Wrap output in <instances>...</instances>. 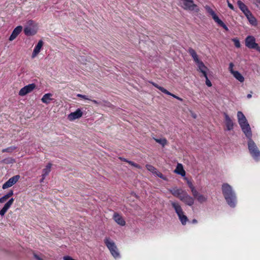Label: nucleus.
I'll return each instance as SVG.
<instances>
[{"mask_svg": "<svg viewBox=\"0 0 260 260\" xmlns=\"http://www.w3.org/2000/svg\"><path fill=\"white\" fill-rule=\"evenodd\" d=\"M222 191L223 195L228 204L231 207H235L237 202L235 193L233 190L231 185L228 183L222 185Z\"/></svg>", "mask_w": 260, "mask_h": 260, "instance_id": "obj_1", "label": "nucleus"}, {"mask_svg": "<svg viewBox=\"0 0 260 260\" xmlns=\"http://www.w3.org/2000/svg\"><path fill=\"white\" fill-rule=\"evenodd\" d=\"M251 137L247 138L248 139V149L252 157L255 160H259L260 159V151L254 142L252 140Z\"/></svg>", "mask_w": 260, "mask_h": 260, "instance_id": "obj_2", "label": "nucleus"}, {"mask_svg": "<svg viewBox=\"0 0 260 260\" xmlns=\"http://www.w3.org/2000/svg\"><path fill=\"white\" fill-rule=\"evenodd\" d=\"M104 243L114 258H118L120 256L118 248L113 241L109 237H106L104 239Z\"/></svg>", "mask_w": 260, "mask_h": 260, "instance_id": "obj_3", "label": "nucleus"}, {"mask_svg": "<svg viewBox=\"0 0 260 260\" xmlns=\"http://www.w3.org/2000/svg\"><path fill=\"white\" fill-rule=\"evenodd\" d=\"M238 122L246 137L247 138H250V137H252L251 128L247 121L246 117H244V119L238 120Z\"/></svg>", "mask_w": 260, "mask_h": 260, "instance_id": "obj_4", "label": "nucleus"}, {"mask_svg": "<svg viewBox=\"0 0 260 260\" xmlns=\"http://www.w3.org/2000/svg\"><path fill=\"white\" fill-rule=\"evenodd\" d=\"M245 45L249 49H254L260 53V47L255 42V39L253 36H248L245 39Z\"/></svg>", "mask_w": 260, "mask_h": 260, "instance_id": "obj_5", "label": "nucleus"}, {"mask_svg": "<svg viewBox=\"0 0 260 260\" xmlns=\"http://www.w3.org/2000/svg\"><path fill=\"white\" fill-rule=\"evenodd\" d=\"M182 1L184 9L190 11L194 10L197 12L199 11L198 6L193 3V0H182Z\"/></svg>", "mask_w": 260, "mask_h": 260, "instance_id": "obj_6", "label": "nucleus"}, {"mask_svg": "<svg viewBox=\"0 0 260 260\" xmlns=\"http://www.w3.org/2000/svg\"><path fill=\"white\" fill-rule=\"evenodd\" d=\"M180 200L183 202L185 204L189 206H191L193 205L194 202L193 198L188 195L186 191L183 193V194Z\"/></svg>", "mask_w": 260, "mask_h": 260, "instance_id": "obj_7", "label": "nucleus"}, {"mask_svg": "<svg viewBox=\"0 0 260 260\" xmlns=\"http://www.w3.org/2000/svg\"><path fill=\"white\" fill-rule=\"evenodd\" d=\"M29 26H26L24 29V32L26 36H32L37 33V30L34 27V23L29 20L28 22Z\"/></svg>", "mask_w": 260, "mask_h": 260, "instance_id": "obj_8", "label": "nucleus"}, {"mask_svg": "<svg viewBox=\"0 0 260 260\" xmlns=\"http://www.w3.org/2000/svg\"><path fill=\"white\" fill-rule=\"evenodd\" d=\"M36 87L34 83L30 84L21 88L19 91V95L20 96H24L27 93L31 92Z\"/></svg>", "mask_w": 260, "mask_h": 260, "instance_id": "obj_9", "label": "nucleus"}, {"mask_svg": "<svg viewBox=\"0 0 260 260\" xmlns=\"http://www.w3.org/2000/svg\"><path fill=\"white\" fill-rule=\"evenodd\" d=\"M19 178V175H16L11 177L3 184V189H5L13 186L18 181Z\"/></svg>", "mask_w": 260, "mask_h": 260, "instance_id": "obj_10", "label": "nucleus"}, {"mask_svg": "<svg viewBox=\"0 0 260 260\" xmlns=\"http://www.w3.org/2000/svg\"><path fill=\"white\" fill-rule=\"evenodd\" d=\"M151 84L156 88H157V89H158L160 91H161L162 92L167 94V95H171L172 96H173V98L179 100L180 101H183V99L172 93H171L170 92H169V91H168L167 89H166L165 88H164V87H161V86H159L158 84H157L156 83H154V82H151Z\"/></svg>", "mask_w": 260, "mask_h": 260, "instance_id": "obj_11", "label": "nucleus"}, {"mask_svg": "<svg viewBox=\"0 0 260 260\" xmlns=\"http://www.w3.org/2000/svg\"><path fill=\"white\" fill-rule=\"evenodd\" d=\"M113 219L119 225L124 226L125 224V221L123 218L119 213L115 212L113 215Z\"/></svg>", "mask_w": 260, "mask_h": 260, "instance_id": "obj_12", "label": "nucleus"}, {"mask_svg": "<svg viewBox=\"0 0 260 260\" xmlns=\"http://www.w3.org/2000/svg\"><path fill=\"white\" fill-rule=\"evenodd\" d=\"M225 123L228 131H231L233 129L234 123L229 116L226 113H224Z\"/></svg>", "mask_w": 260, "mask_h": 260, "instance_id": "obj_13", "label": "nucleus"}, {"mask_svg": "<svg viewBox=\"0 0 260 260\" xmlns=\"http://www.w3.org/2000/svg\"><path fill=\"white\" fill-rule=\"evenodd\" d=\"M169 191L174 197L178 198L179 200H180L181 198V197H182L183 193L185 191L182 189H179L176 187L170 189Z\"/></svg>", "mask_w": 260, "mask_h": 260, "instance_id": "obj_14", "label": "nucleus"}, {"mask_svg": "<svg viewBox=\"0 0 260 260\" xmlns=\"http://www.w3.org/2000/svg\"><path fill=\"white\" fill-rule=\"evenodd\" d=\"M204 8L206 12L212 17L215 22L219 19L215 13L214 11L210 6L206 5Z\"/></svg>", "mask_w": 260, "mask_h": 260, "instance_id": "obj_15", "label": "nucleus"}, {"mask_svg": "<svg viewBox=\"0 0 260 260\" xmlns=\"http://www.w3.org/2000/svg\"><path fill=\"white\" fill-rule=\"evenodd\" d=\"M22 30V27L21 26H18L16 27L13 31L11 35L9 38V41H12L14 40L18 35L20 33Z\"/></svg>", "mask_w": 260, "mask_h": 260, "instance_id": "obj_16", "label": "nucleus"}, {"mask_svg": "<svg viewBox=\"0 0 260 260\" xmlns=\"http://www.w3.org/2000/svg\"><path fill=\"white\" fill-rule=\"evenodd\" d=\"M171 205L178 216L182 213H184L181 206L178 202H171Z\"/></svg>", "mask_w": 260, "mask_h": 260, "instance_id": "obj_17", "label": "nucleus"}, {"mask_svg": "<svg viewBox=\"0 0 260 260\" xmlns=\"http://www.w3.org/2000/svg\"><path fill=\"white\" fill-rule=\"evenodd\" d=\"M13 202H14V199L13 198H12L7 203L5 204L4 207L1 210H0V215L1 216L4 215V214L7 211L8 209L12 205Z\"/></svg>", "mask_w": 260, "mask_h": 260, "instance_id": "obj_18", "label": "nucleus"}, {"mask_svg": "<svg viewBox=\"0 0 260 260\" xmlns=\"http://www.w3.org/2000/svg\"><path fill=\"white\" fill-rule=\"evenodd\" d=\"M81 117V111L80 109H78L76 111L71 113L68 115V119L71 120H74Z\"/></svg>", "mask_w": 260, "mask_h": 260, "instance_id": "obj_19", "label": "nucleus"}, {"mask_svg": "<svg viewBox=\"0 0 260 260\" xmlns=\"http://www.w3.org/2000/svg\"><path fill=\"white\" fill-rule=\"evenodd\" d=\"M187 52L189 53L190 55L192 57L194 61L197 63V62L201 61L198 57V55H197L196 51L192 49V48H189Z\"/></svg>", "mask_w": 260, "mask_h": 260, "instance_id": "obj_20", "label": "nucleus"}, {"mask_svg": "<svg viewBox=\"0 0 260 260\" xmlns=\"http://www.w3.org/2000/svg\"><path fill=\"white\" fill-rule=\"evenodd\" d=\"M237 5L239 9L244 14L247 13L249 11H250V10L248 9V8L245 5V4L244 3H243L241 1H238Z\"/></svg>", "mask_w": 260, "mask_h": 260, "instance_id": "obj_21", "label": "nucleus"}, {"mask_svg": "<svg viewBox=\"0 0 260 260\" xmlns=\"http://www.w3.org/2000/svg\"><path fill=\"white\" fill-rule=\"evenodd\" d=\"M244 15H245V16L246 17L250 24H251L253 25H256V20L255 18L253 16L250 11H249L247 13H246Z\"/></svg>", "mask_w": 260, "mask_h": 260, "instance_id": "obj_22", "label": "nucleus"}, {"mask_svg": "<svg viewBox=\"0 0 260 260\" xmlns=\"http://www.w3.org/2000/svg\"><path fill=\"white\" fill-rule=\"evenodd\" d=\"M43 44V42L42 40L39 41L37 45L36 46L35 49L34 50L32 57H35L40 52L42 46Z\"/></svg>", "mask_w": 260, "mask_h": 260, "instance_id": "obj_23", "label": "nucleus"}, {"mask_svg": "<svg viewBox=\"0 0 260 260\" xmlns=\"http://www.w3.org/2000/svg\"><path fill=\"white\" fill-rule=\"evenodd\" d=\"M51 167L52 164L51 163H48L45 168L43 170L42 176L43 177V179H45V177L47 176L51 171Z\"/></svg>", "mask_w": 260, "mask_h": 260, "instance_id": "obj_24", "label": "nucleus"}, {"mask_svg": "<svg viewBox=\"0 0 260 260\" xmlns=\"http://www.w3.org/2000/svg\"><path fill=\"white\" fill-rule=\"evenodd\" d=\"M234 77L240 82H243L244 81V77L238 72L235 71L232 74Z\"/></svg>", "mask_w": 260, "mask_h": 260, "instance_id": "obj_25", "label": "nucleus"}, {"mask_svg": "<svg viewBox=\"0 0 260 260\" xmlns=\"http://www.w3.org/2000/svg\"><path fill=\"white\" fill-rule=\"evenodd\" d=\"M197 64H198V71L201 73L205 71H207L208 70L207 67L205 66L202 61H200L199 62H197Z\"/></svg>", "mask_w": 260, "mask_h": 260, "instance_id": "obj_26", "label": "nucleus"}, {"mask_svg": "<svg viewBox=\"0 0 260 260\" xmlns=\"http://www.w3.org/2000/svg\"><path fill=\"white\" fill-rule=\"evenodd\" d=\"M175 172L182 176H184L185 175V172L183 170L182 166L181 164L178 165Z\"/></svg>", "mask_w": 260, "mask_h": 260, "instance_id": "obj_27", "label": "nucleus"}, {"mask_svg": "<svg viewBox=\"0 0 260 260\" xmlns=\"http://www.w3.org/2000/svg\"><path fill=\"white\" fill-rule=\"evenodd\" d=\"M179 220L183 225H185L187 221L188 220L187 217L184 215V213H182L178 216Z\"/></svg>", "mask_w": 260, "mask_h": 260, "instance_id": "obj_28", "label": "nucleus"}, {"mask_svg": "<svg viewBox=\"0 0 260 260\" xmlns=\"http://www.w3.org/2000/svg\"><path fill=\"white\" fill-rule=\"evenodd\" d=\"M51 94L50 93L45 94L42 98V101L44 103H49L51 100Z\"/></svg>", "mask_w": 260, "mask_h": 260, "instance_id": "obj_29", "label": "nucleus"}, {"mask_svg": "<svg viewBox=\"0 0 260 260\" xmlns=\"http://www.w3.org/2000/svg\"><path fill=\"white\" fill-rule=\"evenodd\" d=\"M197 200L200 203H203L207 201V197L203 194H200L196 198Z\"/></svg>", "mask_w": 260, "mask_h": 260, "instance_id": "obj_30", "label": "nucleus"}, {"mask_svg": "<svg viewBox=\"0 0 260 260\" xmlns=\"http://www.w3.org/2000/svg\"><path fill=\"white\" fill-rule=\"evenodd\" d=\"M146 168L149 171L151 172L153 174H155L157 171V170L151 165H146Z\"/></svg>", "mask_w": 260, "mask_h": 260, "instance_id": "obj_31", "label": "nucleus"}, {"mask_svg": "<svg viewBox=\"0 0 260 260\" xmlns=\"http://www.w3.org/2000/svg\"><path fill=\"white\" fill-rule=\"evenodd\" d=\"M154 140H155V141L157 143L161 144L162 146V147H164L167 144V140L165 138H164V139H154Z\"/></svg>", "mask_w": 260, "mask_h": 260, "instance_id": "obj_32", "label": "nucleus"}, {"mask_svg": "<svg viewBox=\"0 0 260 260\" xmlns=\"http://www.w3.org/2000/svg\"><path fill=\"white\" fill-rule=\"evenodd\" d=\"M216 23H217L218 24V25H219L220 26L223 27V28H224L226 31H228L229 30V28L228 27H227V26L224 23V22L221 20H220V19H219L216 22Z\"/></svg>", "mask_w": 260, "mask_h": 260, "instance_id": "obj_33", "label": "nucleus"}, {"mask_svg": "<svg viewBox=\"0 0 260 260\" xmlns=\"http://www.w3.org/2000/svg\"><path fill=\"white\" fill-rule=\"evenodd\" d=\"M232 40L234 42V45L236 47L239 48L241 47V44H240V41L238 39L234 38Z\"/></svg>", "mask_w": 260, "mask_h": 260, "instance_id": "obj_34", "label": "nucleus"}, {"mask_svg": "<svg viewBox=\"0 0 260 260\" xmlns=\"http://www.w3.org/2000/svg\"><path fill=\"white\" fill-rule=\"evenodd\" d=\"M155 175L164 180H167V177L165 176L161 172L158 171L156 172Z\"/></svg>", "mask_w": 260, "mask_h": 260, "instance_id": "obj_35", "label": "nucleus"}, {"mask_svg": "<svg viewBox=\"0 0 260 260\" xmlns=\"http://www.w3.org/2000/svg\"><path fill=\"white\" fill-rule=\"evenodd\" d=\"M128 163L129 165H131V166H132L137 169H141V167L139 164H136V163L134 162V161L129 160Z\"/></svg>", "mask_w": 260, "mask_h": 260, "instance_id": "obj_36", "label": "nucleus"}, {"mask_svg": "<svg viewBox=\"0 0 260 260\" xmlns=\"http://www.w3.org/2000/svg\"><path fill=\"white\" fill-rule=\"evenodd\" d=\"M192 194L194 198H197L198 196L200 194L198 192V191L196 189V188H194L192 189L191 190Z\"/></svg>", "mask_w": 260, "mask_h": 260, "instance_id": "obj_37", "label": "nucleus"}, {"mask_svg": "<svg viewBox=\"0 0 260 260\" xmlns=\"http://www.w3.org/2000/svg\"><path fill=\"white\" fill-rule=\"evenodd\" d=\"M237 117H238V119L240 120L241 119H244V118L245 117V116H244V115L243 114V113L242 112L238 111L237 113Z\"/></svg>", "mask_w": 260, "mask_h": 260, "instance_id": "obj_38", "label": "nucleus"}, {"mask_svg": "<svg viewBox=\"0 0 260 260\" xmlns=\"http://www.w3.org/2000/svg\"><path fill=\"white\" fill-rule=\"evenodd\" d=\"M234 63L233 62H231L229 64V71L230 72V73L232 74L233 73H234V72H235L236 71H234L233 70V67H234Z\"/></svg>", "mask_w": 260, "mask_h": 260, "instance_id": "obj_39", "label": "nucleus"}, {"mask_svg": "<svg viewBox=\"0 0 260 260\" xmlns=\"http://www.w3.org/2000/svg\"><path fill=\"white\" fill-rule=\"evenodd\" d=\"M206 84L208 87L212 86V83H211V81L209 80L208 78H207V79H206Z\"/></svg>", "mask_w": 260, "mask_h": 260, "instance_id": "obj_40", "label": "nucleus"}, {"mask_svg": "<svg viewBox=\"0 0 260 260\" xmlns=\"http://www.w3.org/2000/svg\"><path fill=\"white\" fill-rule=\"evenodd\" d=\"M228 7L232 10L235 11V8L233 5L231 4L228 0H227Z\"/></svg>", "mask_w": 260, "mask_h": 260, "instance_id": "obj_41", "label": "nucleus"}, {"mask_svg": "<svg viewBox=\"0 0 260 260\" xmlns=\"http://www.w3.org/2000/svg\"><path fill=\"white\" fill-rule=\"evenodd\" d=\"M63 260H76L74 258H73L72 257L70 256H64L63 257Z\"/></svg>", "mask_w": 260, "mask_h": 260, "instance_id": "obj_42", "label": "nucleus"}, {"mask_svg": "<svg viewBox=\"0 0 260 260\" xmlns=\"http://www.w3.org/2000/svg\"><path fill=\"white\" fill-rule=\"evenodd\" d=\"M34 256L37 260H44L43 258H42L36 253L34 254Z\"/></svg>", "mask_w": 260, "mask_h": 260, "instance_id": "obj_43", "label": "nucleus"}, {"mask_svg": "<svg viewBox=\"0 0 260 260\" xmlns=\"http://www.w3.org/2000/svg\"><path fill=\"white\" fill-rule=\"evenodd\" d=\"M188 186L190 188V190H191L192 189L195 188L194 186L193 185V184H192L191 182H188Z\"/></svg>", "mask_w": 260, "mask_h": 260, "instance_id": "obj_44", "label": "nucleus"}, {"mask_svg": "<svg viewBox=\"0 0 260 260\" xmlns=\"http://www.w3.org/2000/svg\"><path fill=\"white\" fill-rule=\"evenodd\" d=\"M6 201H7V200H6V198L4 197V196L0 198V203H3Z\"/></svg>", "mask_w": 260, "mask_h": 260, "instance_id": "obj_45", "label": "nucleus"}, {"mask_svg": "<svg viewBox=\"0 0 260 260\" xmlns=\"http://www.w3.org/2000/svg\"><path fill=\"white\" fill-rule=\"evenodd\" d=\"M119 159H120L122 161H125V162H128L129 160H127V159L125 158H123V157H119Z\"/></svg>", "mask_w": 260, "mask_h": 260, "instance_id": "obj_46", "label": "nucleus"}, {"mask_svg": "<svg viewBox=\"0 0 260 260\" xmlns=\"http://www.w3.org/2000/svg\"><path fill=\"white\" fill-rule=\"evenodd\" d=\"M202 73L203 74V75L205 78V79H207V78H208L207 71H203L202 72Z\"/></svg>", "mask_w": 260, "mask_h": 260, "instance_id": "obj_47", "label": "nucleus"}, {"mask_svg": "<svg viewBox=\"0 0 260 260\" xmlns=\"http://www.w3.org/2000/svg\"><path fill=\"white\" fill-rule=\"evenodd\" d=\"M13 194V191L12 190H11L8 193H7V195L9 197H11V196H12Z\"/></svg>", "mask_w": 260, "mask_h": 260, "instance_id": "obj_48", "label": "nucleus"}, {"mask_svg": "<svg viewBox=\"0 0 260 260\" xmlns=\"http://www.w3.org/2000/svg\"><path fill=\"white\" fill-rule=\"evenodd\" d=\"M256 3L255 4L258 6V5H260V0H255Z\"/></svg>", "mask_w": 260, "mask_h": 260, "instance_id": "obj_49", "label": "nucleus"}, {"mask_svg": "<svg viewBox=\"0 0 260 260\" xmlns=\"http://www.w3.org/2000/svg\"><path fill=\"white\" fill-rule=\"evenodd\" d=\"M251 96H252V95H251V94H250V93L248 94H247V98L248 99H250V98H251Z\"/></svg>", "mask_w": 260, "mask_h": 260, "instance_id": "obj_50", "label": "nucleus"}, {"mask_svg": "<svg viewBox=\"0 0 260 260\" xmlns=\"http://www.w3.org/2000/svg\"><path fill=\"white\" fill-rule=\"evenodd\" d=\"M192 222L193 223H197V220L196 219H193L192 220Z\"/></svg>", "mask_w": 260, "mask_h": 260, "instance_id": "obj_51", "label": "nucleus"}, {"mask_svg": "<svg viewBox=\"0 0 260 260\" xmlns=\"http://www.w3.org/2000/svg\"><path fill=\"white\" fill-rule=\"evenodd\" d=\"M82 99L88 100V99L86 98V95H82Z\"/></svg>", "mask_w": 260, "mask_h": 260, "instance_id": "obj_52", "label": "nucleus"}, {"mask_svg": "<svg viewBox=\"0 0 260 260\" xmlns=\"http://www.w3.org/2000/svg\"><path fill=\"white\" fill-rule=\"evenodd\" d=\"M91 101H92V102H93L94 104H99V103L96 101H95V100H92Z\"/></svg>", "mask_w": 260, "mask_h": 260, "instance_id": "obj_53", "label": "nucleus"}, {"mask_svg": "<svg viewBox=\"0 0 260 260\" xmlns=\"http://www.w3.org/2000/svg\"><path fill=\"white\" fill-rule=\"evenodd\" d=\"M4 197L6 198V200H7L10 198V197L7 195V194H6V195H5Z\"/></svg>", "mask_w": 260, "mask_h": 260, "instance_id": "obj_54", "label": "nucleus"}, {"mask_svg": "<svg viewBox=\"0 0 260 260\" xmlns=\"http://www.w3.org/2000/svg\"><path fill=\"white\" fill-rule=\"evenodd\" d=\"M44 179H43V177L42 176V179L41 180V182H43L44 181Z\"/></svg>", "mask_w": 260, "mask_h": 260, "instance_id": "obj_55", "label": "nucleus"}, {"mask_svg": "<svg viewBox=\"0 0 260 260\" xmlns=\"http://www.w3.org/2000/svg\"><path fill=\"white\" fill-rule=\"evenodd\" d=\"M193 118H196V116L195 115H193Z\"/></svg>", "mask_w": 260, "mask_h": 260, "instance_id": "obj_56", "label": "nucleus"}, {"mask_svg": "<svg viewBox=\"0 0 260 260\" xmlns=\"http://www.w3.org/2000/svg\"><path fill=\"white\" fill-rule=\"evenodd\" d=\"M82 64H83V63H83L84 59H83V58H82Z\"/></svg>", "mask_w": 260, "mask_h": 260, "instance_id": "obj_57", "label": "nucleus"}, {"mask_svg": "<svg viewBox=\"0 0 260 260\" xmlns=\"http://www.w3.org/2000/svg\"><path fill=\"white\" fill-rule=\"evenodd\" d=\"M78 96H81V94H78Z\"/></svg>", "mask_w": 260, "mask_h": 260, "instance_id": "obj_58", "label": "nucleus"}, {"mask_svg": "<svg viewBox=\"0 0 260 260\" xmlns=\"http://www.w3.org/2000/svg\"><path fill=\"white\" fill-rule=\"evenodd\" d=\"M3 152L6 151V149H4V150H3Z\"/></svg>", "mask_w": 260, "mask_h": 260, "instance_id": "obj_59", "label": "nucleus"}]
</instances>
